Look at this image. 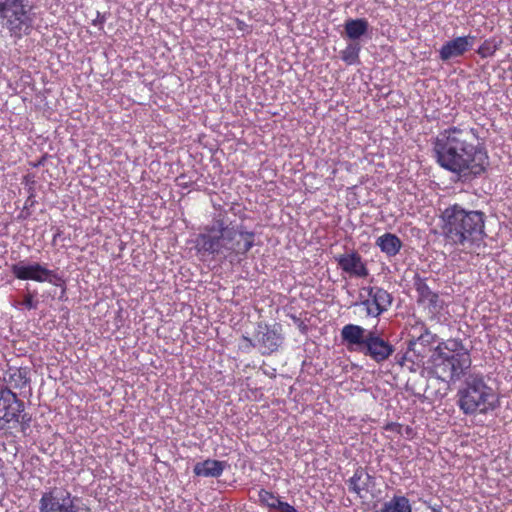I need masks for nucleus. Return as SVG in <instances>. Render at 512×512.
Listing matches in <instances>:
<instances>
[{
	"label": "nucleus",
	"mask_w": 512,
	"mask_h": 512,
	"mask_svg": "<svg viewBox=\"0 0 512 512\" xmlns=\"http://www.w3.org/2000/svg\"><path fill=\"white\" fill-rule=\"evenodd\" d=\"M432 144L437 163L459 179H475L489 167L487 149L475 127H448L438 133Z\"/></svg>",
	"instance_id": "obj_1"
},
{
	"label": "nucleus",
	"mask_w": 512,
	"mask_h": 512,
	"mask_svg": "<svg viewBox=\"0 0 512 512\" xmlns=\"http://www.w3.org/2000/svg\"><path fill=\"white\" fill-rule=\"evenodd\" d=\"M255 245V233L248 231L242 224H227L220 215L211 225L204 227L198 234L195 249L202 254H219L223 250L225 258L232 264H240Z\"/></svg>",
	"instance_id": "obj_2"
},
{
	"label": "nucleus",
	"mask_w": 512,
	"mask_h": 512,
	"mask_svg": "<svg viewBox=\"0 0 512 512\" xmlns=\"http://www.w3.org/2000/svg\"><path fill=\"white\" fill-rule=\"evenodd\" d=\"M441 223L446 242L454 246L471 247L485 235V214L467 210L457 203L444 209Z\"/></svg>",
	"instance_id": "obj_3"
},
{
	"label": "nucleus",
	"mask_w": 512,
	"mask_h": 512,
	"mask_svg": "<svg viewBox=\"0 0 512 512\" xmlns=\"http://www.w3.org/2000/svg\"><path fill=\"white\" fill-rule=\"evenodd\" d=\"M430 362L437 378L447 382L459 380L472 363L470 353L460 339L440 342L434 348Z\"/></svg>",
	"instance_id": "obj_4"
},
{
	"label": "nucleus",
	"mask_w": 512,
	"mask_h": 512,
	"mask_svg": "<svg viewBox=\"0 0 512 512\" xmlns=\"http://www.w3.org/2000/svg\"><path fill=\"white\" fill-rule=\"evenodd\" d=\"M457 405L465 415L487 414L497 406L496 394L483 375L469 374L457 392Z\"/></svg>",
	"instance_id": "obj_5"
},
{
	"label": "nucleus",
	"mask_w": 512,
	"mask_h": 512,
	"mask_svg": "<svg viewBox=\"0 0 512 512\" xmlns=\"http://www.w3.org/2000/svg\"><path fill=\"white\" fill-rule=\"evenodd\" d=\"M33 5L29 0H0V25L10 37L20 40L33 29Z\"/></svg>",
	"instance_id": "obj_6"
},
{
	"label": "nucleus",
	"mask_w": 512,
	"mask_h": 512,
	"mask_svg": "<svg viewBox=\"0 0 512 512\" xmlns=\"http://www.w3.org/2000/svg\"><path fill=\"white\" fill-rule=\"evenodd\" d=\"M25 404L14 391L0 389V430L15 427L18 423L29 425L30 417L23 414Z\"/></svg>",
	"instance_id": "obj_7"
},
{
	"label": "nucleus",
	"mask_w": 512,
	"mask_h": 512,
	"mask_svg": "<svg viewBox=\"0 0 512 512\" xmlns=\"http://www.w3.org/2000/svg\"><path fill=\"white\" fill-rule=\"evenodd\" d=\"M359 305L363 306L366 316L378 318L388 311L393 302V296L383 287L368 285L360 289Z\"/></svg>",
	"instance_id": "obj_8"
},
{
	"label": "nucleus",
	"mask_w": 512,
	"mask_h": 512,
	"mask_svg": "<svg viewBox=\"0 0 512 512\" xmlns=\"http://www.w3.org/2000/svg\"><path fill=\"white\" fill-rule=\"evenodd\" d=\"M39 512H78V507L69 491L54 487L43 493Z\"/></svg>",
	"instance_id": "obj_9"
},
{
	"label": "nucleus",
	"mask_w": 512,
	"mask_h": 512,
	"mask_svg": "<svg viewBox=\"0 0 512 512\" xmlns=\"http://www.w3.org/2000/svg\"><path fill=\"white\" fill-rule=\"evenodd\" d=\"M255 338L261 354L270 355L278 351L283 343L282 326L279 323H258Z\"/></svg>",
	"instance_id": "obj_10"
},
{
	"label": "nucleus",
	"mask_w": 512,
	"mask_h": 512,
	"mask_svg": "<svg viewBox=\"0 0 512 512\" xmlns=\"http://www.w3.org/2000/svg\"><path fill=\"white\" fill-rule=\"evenodd\" d=\"M11 271L14 277L19 280L54 283V280L59 279L55 271L46 268L40 263H33L30 265H23L21 263L13 264L11 266Z\"/></svg>",
	"instance_id": "obj_11"
},
{
	"label": "nucleus",
	"mask_w": 512,
	"mask_h": 512,
	"mask_svg": "<svg viewBox=\"0 0 512 512\" xmlns=\"http://www.w3.org/2000/svg\"><path fill=\"white\" fill-rule=\"evenodd\" d=\"M361 351L377 363L386 361L395 351L394 346L380 335L377 330L367 332V340Z\"/></svg>",
	"instance_id": "obj_12"
},
{
	"label": "nucleus",
	"mask_w": 512,
	"mask_h": 512,
	"mask_svg": "<svg viewBox=\"0 0 512 512\" xmlns=\"http://www.w3.org/2000/svg\"><path fill=\"white\" fill-rule=\"evenodd\" d=\"M339 268L350 277L366 278L369 269L362 256L355 250L335 257Z\"/></svg>",
	"instance_id": "obj_13"
},
{
	"label": "nucleus",
	"mask_w": 512,
	"mask_h": 512,
	"mask_svg": "<svg viewBox=\"0 0 512 512\" xmlns=\"http://www.w3.org/2000/svg\"><path fill=\"white\" fill-rule=\"evenodd\" d=\"M475 39L474 35H466L447 41L439 50V58L445 62L464 55L472 48Z\"/></svg>",
	"instance_id": "obj_14"
},
{
	"label": "nucleus",
	"mask_w": 512,
	"mask_h": 512,
	"mask_svg": "<svg viewBox=\"0 0 512 512\" xmlns=\"http://www.w3.org/2000/svg\"><path fill=\"white\" fill-rule=\"evenodd\" d=\"M30 373L31 369L27 366H8V368L3 373V382L5 385L0 387V389L21 391L22 389L29 387L31 382Z\"/></svg>",
	"instance_id": "obj_15"
},
{
	"label": "nucleus",
	"mask_w": 512,
	"mask_h": 512,
	"mask_svg": "<svg viewBox=\"0 0 512 512\" xmlns=\"http://www.w3.org/2000/svg\"><path fill=\"white\" fill-rule=\"evenodd\" d=\"M415 289L418 294V301L425 304L433 314H438L443 310L444 302L440 299L438 293L429 288L425 279L417 278Z\"/></svg>",
	"instance_id": "obj_16"
},
{
	"label": "nucleus",
	"mask_w": 512,
	"mask_h": 512,
	"mask_svg": "<svg viewBox=\"0 0 512 512\" xmlns=\"http://www.w3.org/2000/svg\"><path fill=\"white\" fill-rule=\"evenodd\" d=\"M375 245L388 258L395 257L403 247L401 239L393 233L386 232L376 239Z\"/></svg>",
	"instance_id": "obj_17"
},
{
	"label": "nucleus",
	"mask_w": 512,
	"mask_h": 512,
	"mask_svg": "<svg viewBox=\"0 0 512 512\" xmlns=\"http://www.w3.org/2000/svg\"><path fill=\"white\" fill-rule=\"evenodd\" d=\"M341 338L349 346L362 349L367 340V333L362 326L347 324L341 330Z\"/></svg>",
	"instance_id": "obj_18"
},
{
	"label": "nucleus",
	"mask_w": 512,
	"mask_h": 512,
	"mask_svg": "<svg viewBox=\"0 0 512 512\" xmlns=\"http://www.w3.org/2000/svg\"><path fill=\"white\" fill-rule=\"evenodd\" d=\"M224 471V462L207 459L195 464L193 472L196 476L219 477Z\"/></svg>",
	"instance_id": "obj_19"
},
{
	"label": "nucleus",
	"mask_w": 512,
	"mask_h": 512,
	"mask_svg": "<svg viewBox=\"0 0 512 512\" xmlns=\"http://www.w3.org/2000/svg\"><path fill=\"white\" fill-rule=\"evenodd\" d=\"M369 480L370 475L363 467L359 466L354 471L353 476L347 481L348 489L350 492L360 496L362 491L368 489Z\"/></svg>",
	"instance_id": "obj_20"
},
{
	"label": "nucleus",
	"mask_w": 512,
	"mask_h": 512,
	"mask_svg": "<svg viewBox=\"0 0 512 512\" xmlns=\"http://www.w3.org/2000/svg\"><path fill=\"white\" fill-rule=\"evenodd\" d=\"M345 33L350 39H359L369 28V23L364 18L350 19L345 22Z\"/></svg>",
	"instance_id": "obj_21"
},
{
	"label": "nucleus",
	"mask_w": 512,
	"mask_h": 512,
	"mask_svg": "<svg viewBox=\"0 0 512 512\" xmlns=\"http://www.w3.org/2000/svg\"><path fill=\"white\" fill-rule=\"evenodd\" d=\"M380 512H412V507L407 497L394 495L383 503Z\"/></svg>",
	"instance_id": "obj_22"
},
{
	"label": "nucleus",
	"mask_w": 512,
	"mask_h": 512,
	"mask_svg": "<svg viewBox=\"0 0 512 512\" xmlns=\"http://www.w3.org/2000/svg\"><path fill=\"white\" fill-rule=\"evenodd\" d=\"M360 47L357 44H349L341 51V59L347 65H354L359 62Z\"/></svg>",
	"instance_id": "obj_23"
},
{
	"label": "nucleus",
	"mask_w": 512,
	"mask_h": 512,
	"mask_svg": "<svg viewBox=\"0 0 512 512\" xmlns=\"http://www.w3.org/2000/svg\"><path fill=\"white\" fill-rule=\"evenodd\" d=\"M499 45L496 43L495 39H486L477 49V54L482 58L492 57L495 52L498 50Z\"/></svg>",
	"instance_id": "obj_24"
},
{
	"label": "nucleus",
	"mask_w": 512,
	"mask_h": 512,
	"mask_svg": "<svg viewBox=\"0 0 512 512\" xmlns=\"http://www.w3.org/2000/svg\"><path fill=\"white\" fill-rule=\"evenodd\" d=\"M258 496L261 504L266 505L270 509H276L278 502L281 501L278 495H275L273 492L265 489H260Z\"/></svg>",
	"instance_id": "obj_25"
},
{
	"label": "nucleus",
	"mask_w": 512,
	"mask_h": 512,
	"mask_svg": "<svg viewBox=\"0 0 512 512\" xmlns=\"http://www.w3.org/2000/svg\"><path fill=\"white\" fill-rule=\"evenodd\" d=\"M22 182L25 185L29 186V189H28L29 197L26 200V203L31 201L30 205L32 206L33 205L32 198L35 196V194H34V186H35V183H36L35 175L32 174V173H28V174L24 175L23 179H22Z\"/></svg>",
	"instance_id": "obj_26"
},
{
	"label": "nucleus",
	"mask_w": 512,
	"mask_h": 512,
	"mask_svg": "<svg viewBox=\"0 0 512 512\" xmlns=\"http://www.w3.org/2000/svg\"><path fill=\"white\" fill-rule=\"evenodd\" d=\"M21 305H23L26 309L32 310L36 309L38 306V301L34 300V297L31 293H27L24 296L23 301L21 302Z\"/></svg>",
	"instance_id": "obj_27"
},
{
	"label": "nucleus",
	"mask_w": 512,
	"mask_h": 512,
	"mask_svg": "<svg viewBox=\"0 0 512 512\" xmlns=\"http://www.w3.org/2000/svg\"><path fill=\"white\" fill-rule=\"evenodd\" d=\"M384 429L389 432H394V433L400 434V433H403V424L396 423V422H390L384 426Z\"/></svg>",
	"instance_id": "obj_28"
},
{
	"label": "nucleus",
	"mask_w": 512,
	"mask_h": 512,
	"mask_svg": "<svg viewBox=\"0 0 512 512\" xmlns=\"http://www.w3.org/2000/svg\"><path fill=\"white\" fill-rule=\"evenodd\" d=\"M276 509L280 512H298L294 506L283 501L278 502V506Z\"/></svg>",
	"instance_id": "obj_29"
},
{
	"label": "nucleus",
	"mask_w": 512,
	"mask_h": 512,
	"mask_svg": "<svg viewBox=\"0 0 512 512\" xmlns=\"http://www.w3.org/2000/svg\"><path fill=\"white\" fill-rule=\"evenodd\" d=\"M415 434L416 433L411 426L403 425V433H400L399 435L405 436L407 439H413Z\"/></svg>",
	"instance_id": "obj_30"
},
{
	"label": "nucleus",
	"mask_w": 512,
	"mask_h": 512,
	"mask_svg": "<svg viewBox=\"0 0 512 512\" xmlns=\"http://www.w3.org/2000/svg\"><path fill=\"white\" fill-rule=\"evenodd\" d=\"M45 160H46V156H42L38 161L30 162L29 165L32 167H39L44 164Z\"/></svg>",
	"instance_id": "obj_31"
},
{
	"label": "nucleus",
	"mask_w": 512,
	"mask_h": 512,
	"mask_svg": "<svg viewBox=\"0 0 512 512\" xmlns=\"http://www.w3.org/2000/svg\"><path fill=\"white\" fill-rule=\"evenodd\" d=\"M243 340L245 341L246 343V348H252V347H255L257 344H255L252 339H250L249 337H246V336H243Z\"/></svg>",
	"instance_id": "obj_32"
},
{
	"label": "nucleus",
	"mask_w": 512,
	"mask_h": 512,
	"mask_svg": "<svg viewBox=\"0 0 512 512\" xmlns=\"http://www.w3.org/2000/svg\"><path fill=\"white\" fill-rule=\"evenodd\" d=\"M428 507L430 508L431 512H443L442 507L438 504L428 505Z\"/></svg>",
	"instance_id": "obj_33"
},
{
	"label": "nucleus",
	"mask_w": 512,
	"mask_h": 512,
	"mask_svg": "<svg viewBox=\"0 0 512 512\" xmlns=\"http://www.w3.org/2000/svg\"><path fill=\"white\" fill-rule=\"evenodd\" d=\"M246 24L243 21H238V29L243 30Z\"/></svg>",
	"instance_id": "obj_34"
},
{
	"label": "nucleus",
	"mask_w": 512,
	"mask_h": 512,
	"mask_svg": "<svg viewBox=\"0 0 512 512\" xmlns=\"http://www.w3.org/2000/svg\"><path fill=\"white\" fill-rule=\"evenodd\" d=\"M58 236H60V232H57V233L54 235V240H55Z\"/></svg>",
	"instance_id": "obj_35"
}]
</instances>
